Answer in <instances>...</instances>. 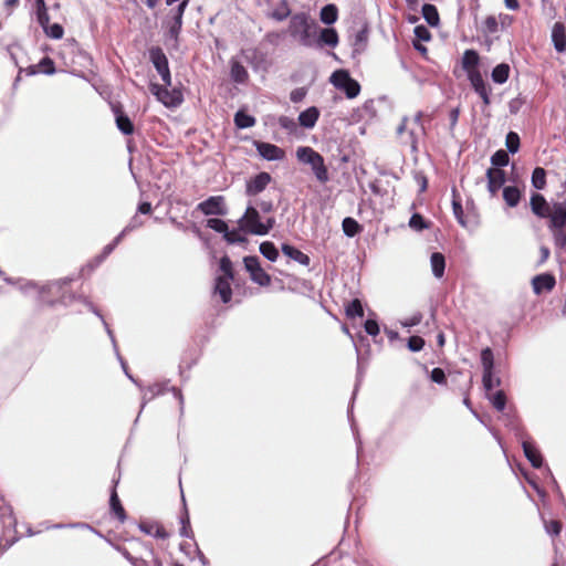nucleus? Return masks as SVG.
<instances>
[{"instance_id":"nucleus-32","label":"nucleus","mask_w":566,"mask_h":566,"mask_svg":"<svg viewBox=\"0 0 566 566\" xmlns=\"http://www.w3.org/2000/svg\"><path fill=\"white\" fill-rule=\"evenodd\" d=\"M345 314L347 318H363L365 315V310L363 302L359 298H353L345 304Z\"/></svg>"},{"instance_id":"nucleus-39","label":"nucleus","mask_w":566,"mask_h":566,"mask_svg":"<svg viewBox=\"0 0 566 566\" xmlns=\"http://www.w3.org/2000/svg\"><path fill=\"white\" fill-rule=\"evenodd\" d=\"M259 251L270 262H275L280 256L279 249L272 241L260 243Z\"/></svg>"},{"instance_id":"nucleus-28","label":"nucleus","mask_w":566,"mask_h":566,"mask_svg":"<svg viewBox=\"0 0 566 566\" xmlns=\"http://www.w3.org/2000/svg\"><path fill=\"white\" fill-rule=\"evenodd\" d=\"M234 126L238 129L251 128L255 125L256 119L253 115L249 114L243 108H240L235 112L233 117Z\"/></svg>"},{"instance_id":"nucleus-49","label":"nucleus","mask_w":566,"mask_h":566,"mask_svg":"<svg viewBox=\"0 0 566 566\" xmlns=\"http://www.w3.org/2000/svg\"><path fill=\"white\" fill-rule=\"evenodd\" d=\"M43 32L50 39L60 40L64 35V28L57 22L52 24L50 23L46 25V28H44Z\"/></svg>"},{"instance_id":"nucleus-9","label":"nucleus","mask_w":566,"mask_h":566,"mask_svg":"<svg viewBox=\"0 0 566 566\" xmlns=\"http://www.w3.org/2000/svg\"><path fill=\"white\" fill-rule=\"evenodd\" d=\"M243 264L253 283L262 287L269 286L271 284V275L266 273L261 266V262L258 255H245L243 258Z\"/></svg>"},{"instance_id":"nucleus-50","label":"nucleus","mask_w":566,"mask_h":566,"mask_svg":"<svg viewBox=\"0 0 566 566\" xmlns=\"http://www.w3.org/2000/svg\"><path fill=\"white\" fill-rule=\"evenodd\" d=\"M38 64L40 73H43L44 75H53L56 73L55 62L50 56H43Z\"/></svg>"},{"instance_id":"nucleus-47","label":"nucleus","mask_w":566,"mask_h":566,"mask_svg":"<svg viewBox=\"0 0 566 566\" xmlns=\"http://www.w3.org/2000/svg\"><path fill=\"white\" fill-rule=\"evenodd\" d=\"M219 269L222 272L221 276L223 279H228L231 281L233 280V277H234L233 264L228 255H224L220 259Z\"/></svg>"},{"instance_id":"nucleus-61","label":"nucleus","mask_w":566,"mask_h":566,"mask_svg":"<svg viewBox=\"0 0 566 566\" xmlns=\"http://www.w3.org/2000/svg\"><path fill=\"white\" fill-rule=\"evenodd\" d=\"M546 532L552 535H559L562 532V522L558 520H551L545 522Z\"/></svg>"},{"instance_id":"nucleus-18","label":"nucleus","mask_w":566,"mask_h":566,"mask_svg":"<svg viewBox=\"0 0 566 566\" xmlns=\"http://www.w3.org/2000/svg\"><path fill=\"white\" fill-rule=\"evenodd\" d=\"M488 190L491 196H496L506 180V174L501 168H489L486 170Z\"/></svg>"},{"instance_id":"nucleus-55","label":"nucleus","mask_w":566,"mask_h":566,"mask_svg":"<svg viewBox=\"0 0 566 566\" xmlns=\"http://www.w3.org/2000/svg\"><path fill=\"white\" fill-rule=\"evenodd\" d=\"M505 145L510 153L515 154L520 149V136L515 132H510L505 138Z\"/></svg>"},{"instance_id":"nucleus-41","label":"nucleus","mask_w":566,"mask_h":566,"mask_svg":"<svg viewBox=\"0 0 566 566\" xmlns=\"http://www.w3.org/2000/svg\"><path fill=\"white\" fill-rule=\"evenodd\" d=\"M452 210L458 222L461 226H465L464 211L462 208L461 198L455 187L452 188Z\"/></svg>"},{"instance_id":"nucleus-22","label":"nucleus","mask_w":566,"mask_h":566,"mask_svg":"<svg viewBox=\"0 0 566 566\" xmlns=\"http://www.w3.org/2000/svg\"><path fill=\"white\" fill-rule=\"evenodd\" d=\"M319 115H321V112H319L318 107L310 106L298 114V117H297L298 125L305 129H312L315 127V125L319 118Z\"/></svg>"},{"instance_id":"nucleus-57","label":"nucleus","mask_w":566,"mask_h":566,"mask_svg":"<svg viewBox=\"0 0 566 566\" xmlns=\"http://www.w3.org/2000/svg\"><path fill=\"white\" fill-rule=\"evenodd\" d=\"M279 125L281 128L287 130L289 133H295L297 129V125L295 120L289 116H280L279 117Z\"/></svg>"},{"instance_id":"nucleus-27","label":"nucleus","mask_w":566,"mask_h":566,"mask_svg":"<svg viewBox=\"0 0 566 566\" xmlns=\"http://www.w3.org/2000/svg\"><path fill=\"white\" fill-rule=\"evenodd\" d=\"M479 62H480V56L476 51H474V50L464 51L463 56H462V67L468 73V76H470L474 72H480L478 70Z\"/></svg>"},{"instance_id":"nucleus-52","label":"nucleus","mask_w":566,"mask_h":566,"mask_svg":"<svg viewBox=\"0 0 566 566\" xmlns=\"http://www.w3.org/2000/svg\"><path fill=\"white\" fill-rule=\"evenodd\" d=\"M509 154L503 149H499L491 157V163L493 166H495L494 168L505 167L509 164Z\"/></svg>"},{"instance_id":"nucleus-15","label":"nucleus","mask_w":566,"mask_h":566,"mask_svg":"<svg viewBox=\"0 0 566 566\" xmlns=\"http://www.w3.org/2000/svg\"><path fill=\"white\" fill-rule=\"evenodd\" d=\"M339 36L335 28L327 27L324 29H321L318 27V30L315 34V45L316 48H335L338 44Z\"/></svg>"},{"instance_id":"nucleus-14","label":"nucleus","mask_w":566,"mask_h":566,"mask_svg":"<svg viewBox=\"0 0 566 566\" xmlns=\"http://www.w3.org/2000/svg\"><path fill=\"white\" fill-rule=\"evenodd\" d=\"M253 146L264 160L279 161L285 157V151L272 143L253 140Z\"/></svg>"},{"instance_id":"nucleus-64","label":"nucleus","mask_w":566,"mask_h":566,"mask_svg":"<svg viewBox=\"0 0 566 566\" xmlns=\"http://www.w3.org/2000/svg\"><path fill=\"white\" fill-rule=\"evenodd\" d=\"M242 54L245 59V61L251 64L254 69H256V62L259 60V52L258 50L253 49V50H247V51H242Z\"/></svg>"},{"instance_id":"nucleus-46","label":"nucleus","mask_w":566,"mask_h":566,"mask_svg":"<svg viewBox=\"0 0 566 566\" xmlns=\"http://www.w3.org/2000/svg\"><path fill=\"white\" fill-rule=\"evenodd\" d=\"M532 185L534 188L542 190L546 186V171L542 167H536L532 174Z\"/></svg>"},{"instance_id":"nucleus-16","label":"nucleus","mask_w":566,"mask_h":566,"mask_svg":"<svg viewBox=\"0 0 566 566\" xmlns=\"http://www.w3.org/2000/svg\"><path fill=\"white\" fill-rule=\"evenodd\" d=\"M112 111L115 115V122L118 130L123 135H132L134 133L135 126L129 116L123 111L122 105H112Z\"/></svg>"},{"instance_id":"nucleus-2","label":"nucleus","mask_w":566,"mask_h":566,"mask_svg":"<svg viewBox=\"0 0 566 566\" xmlns=\"http://www.w3.org/2000/svg\"><path fill=\"white\" fill-rule=\"evenodd\" d=\"M317 30V22L307 12L302 11L291 15L287 31L293 39L298 40L301 45L313 48Z\"/></svg>"},{"instance_id":"nucleus-42","label":"nucleus","mask_w":566,"mask_h":566,"mask_svg":"<svg viewBox=\"0 0 566 566\" xmlns=\"http://www.w3.org/2000/svg\"><path fill=\"white\" fill-rule=\"evenodd\" d=\"M421 12L428 24H430L431 27H437L439 24L440 17L436 6L431 3H426L423 4Z\"/></svg>"},{"instance_id":"nucleus-30","label":"nucleus","mask_w":566,"mask_h":566,"mask_svg":"<svg viewBox=\"0 0 566 566\" xmlns=\"http://www.w3.org/2000/svg\"><path fill=\"white\" fill-rule=\"evenodd\" d=\"M338 19V8L335 3H327L321 8L319 20L327 27L333 25Z\"/></svg>"},{"instance_id":"nucleus-11","label":"nucleus","mask_w":566,"mask_h":566,"mask_svg":"<svg viewBox=\"0 0 566 566\" xmlns=\"http://www.w3.org/2000/svg\"><path fill=\"white\" fill-rule=\"evenodd\" d=\"M259 223H262L260 212L255 207L249 203L244 213L238 220L239 229L243 232L254 234L255 229L259 228Z\"/></svg>"},{"instance_id":"nucleus-33","label":"nucleus","mask_w":566,"mask_h":566,"mask_svg":"<svg viewBox=\"0 0 566 566\" xmlns=\"http://www.w3.org/2000/svg\"><path fill=\"white\" fill-rule=\"evenodd\" d=\"M167 384L168 381L148 386L143 395L142 408H145L146 403L154 399L156 396L164 395L166 391H168Z\"/></svg>"},{"instance_id":"nucleus-24","label":"nucleus","mask_w":566,"mask_h":566,"mask_svg":"<svg viewBox=\"0 0 566 566\" xmlns=\"http://www.w3.org/2000/svg\"><path fill=\"white\" fill-rule=\"evenodd\" d=\"M231 280L217 276L214 279L213 292L218 294L222 303L228 304L232 300Z\"/></svg>"},{"instance_id":"nucleus-7","label":"nucleus","mask_w":566,"mask_h":566,"mask_svg":"<svg viewBox=\"0 0 566 566\" xmlns=\"http://www.w3.org/2000/svg\"><path fill=\"white\" fill-rule=\"evenodd\" d=\"M165 83H150L149 91L167 108H176L184 102V94L179 87H171Z\"/></svg>"},{"instance_id":"nucleus-21","label":"nucleus","mask_w":566,"mask_h":566,"mask_svg":"<svg viewBox=\"0 0 566 566\" xmlns=\"http://www.w3.org/2000/svg\"><path fill=\"white\" fill-rule=\"evenodd\" d=\"M368 41V28L364 25L358 31L355 32L354 38L350 42L352 45V57L357 59L364 50L366 49Z\"/></svg>"},{"instance_id":"nucleus-53","label":"nucleus","mask_w":566,"mask_h":566,"mask_svg":"<svg viewBox=\"0 0 566 566\" xmlns=\"http://www.w3.org/2000/svg\"><path fill=\"white\" fill-rule=\"evenodd\" d=\"M409 227L415 231H421L430 227V222L426 221L424 218L419 213H413L409 220Z\"/></svg>"},{"instance_id":"nucleus-38","label":"nucleus","mask_w":566,"mask_h":566,"mask_svg":"<svg viewBox=\"0 0 566 566\" xmlns=\"http://www.w3.org/2000/svg\"><path fill=\"white\" fill-rule=\"evenodd\" d=\"M35 15L39 25L44 30L50 24V15L44 0H35Z\"/></svg>"},{"instance_id":"nucleus-62","label":"nucleus","mask_w":566,"mask_h":566,"mask_svg":"<svg viewBox=\"0 0 566 566\" xmlns=\"http://www.w3.org/2000/svg\"><path fill=\"white\" fill-rule=\"evenodd\" d=\"M413 32L416 41H429L431 39V33L424 25H417Z\"/></svg>"},{"instance_id":"nucleus-26","label":"nucleus","mask_w":566,"mask_h":566,"mask_svg":"<svg viewBox=\"0 0 566 566\" xmlns=\"http://www.w3.org/2000/svg\"><path fill=\"white\" fill-rule=\"evenodd\" d=\"M230 77L237 84H245L249 80V73L247 69L240 61L234 57L230 60Z\"/></svg>"},{"instance_id":"nucleus-19","label":"nucleus","mask_w":566,"mask_h":566,"mask_svg":"<svg viewBox=\"0 0 566 566\" xmlns=\"http://www.w3.org/2000/svg\"><path fill=\"white\" fill-rule=\"evenodd\" d=\"M468 77H469L470 83H471L472 87L474 88V91L483 99L484 105H486V106L490 105L491 87L484 82L481 72H474Z\"/></svg>"},{"instance_id":"nucleus-37","label":"nucleus","mask_w":566,"mask_h":566,"mask_svg":"<svg viewBox=\"0 0 566 566\" xmlns=\"http://www.w3.org/2000/svg\"><path fill=\"white\" fill-rule=\"evenodd\" d=\"M432 273L436 277L441 279L444 274L446 259L440 252H433L430 258Z\"/></svg>"},{"instance_id":"nucleus-10","label":"nucleus","mask_w":566,"mask_h":566,"mask_svg":"<svg viewBox=\"0 0 566 566\" xmlns=\"http://www.w3.org/2000/svg\"><path fill=\"white\" fill-rule=\"evenodd\" d=\"M197 209L205 216L223 217L228 214L226 199L221 195L208 197L198 203Z\"/></svg>"},{"instance_id":"nucleus-56","label":"nucleus","mask_w":566,"mask_h":566,"mask_svg":"<svg viewBox=\"0 0 566 566\" xmlns=\"http://www.w3.org/2000/svg\"><path fill=\"white\" fill-rule=\"evenodd\" d=\"M259 228L255 229L254 235H266L275 226V218L269 217L264 222L258 224Z\"/></svg>"},{"instance_id":"nucleus-51","label":"nucleus","mask_w":566,"mask_h":566,"mask_svg":"<svg viewBox=\"0 0 566 566\" xmlns=\"http://www.w3.org/2000/svg\"><path fill=\"white\" fill-rule=\"evenodd\" d=\"M481 363H482V366H483V371H488L489 370H493V366H494V356H493V352L490 347H486L484 349H482L481 352Z\"/></svg>"},{"instance_id":"nucleus-44","label":"nucleus","mask_w":566,"mask_h":566,"mask_svg":"<svg viewBox=\"0 0 566 566\" xmlns=\"http://www.w3.org/2000/svg\"><path fill=\"white\" fill-rule=\"evenodd\" d=\"M17 287L21 293L24 295H29L30 293H36L41 285H39L36 282L25 279H17Z\"/></svg>"},{"instance_id":"nucleus-29","label":"nucleus","mask_w":566,"mask_h":566,"mask_svg":"<svg viewBox=\"0 0 566 566\" xmlns=\"http://www.w3.org/2000/svg\"><path fill=\"white\" fill-rule=\"evenodd\" d=\"M523 451L527 460L531 462L532 467L538 469L543 464V458L539 450L528 441L523 442Z\"/></svg>"},{"instance_id":"nucleus-60","label":"nucleus","mask_w":566,"mask_h":566,"mask_svg":"<svg viewBox=\"0 0 566 566\" xmlns=\"http://www.w3.org/2000/svg\"><path fill=\"white\" fill-rule=\"evenodd\" d=\"M424 339L417 335H413L408 339V348L411 352H420L424 347Z\"/></svg>"},{"instance_id":"nucleus-36","label":"nucleus","mask_w":566,"mask_h":566,"mask_svg":"<svg viewBox=\"0 0 566 566\" xmlns=\"http://www.w3.org/2000/svg\"><path fill=\"white\" fill-rule=\"evenodd\" d=\"M182 29V22L169 21L168 31L166 32L167 41H172L171 49H178L179 35Z\"/></svg>"},{"instance_id":"nucleus-58","label":"nucleus","mask_w":566,"mask_h":566,"mask_svg":"<svg viewBox=\"0 0 566 566\" xmlns=\"http://www.w3.org/2000/svg\"><path fill=\"white\" fill-rule=\"evenodd\" d=\"M492 405L499 411L504 410L506 406V396L503 390H499L494 394L492 398Z\"/></svg>"},{"instance_id":"nucleus-40","label":"nucleus","mask_w":566,"mask_h":566,"mask_svg":"<svg viewBox=\"0 0 566 566\" xmlns=\"http://www.w3.org/2000/svg\"><path fill=\"white\" fill-rule=\"evenodd\" d=\"M363 326H364L366 334L371 336L374 338V340L377 342L376 338L380 333V326H379V323H378V319H377V316L375 313H373V312L369 313V315L365 319Z\"/></svg>"},{"instance_id":"nucleus-6","label":"nucleus","mask_w":566,"mask_h":566,"mask_svg":"<svg viewBox=\"0 0 566 566\" xmlns=\"http://www.w3.org/2000/svg\"><path fill=\"white\" fill-rule=\"evenodd\" d=\"M329 83L343 92L348 99L357 97L361 90L359 82L352 77L346 69L335 70L329 76Z\"/></svg>"},{"instance_id":"nucleus-8","label":"nucleus","mask_w":566,"mask_h":566,"mask_svg":"<svg viewBox=\"0 0 566 566\" xmlns=\"http://www.w3.org/2000/svg\"><path fill=\"white\" fill-rule=\"evenodd\" d=\"M149 61L160 76L163 83L171 85V72L169 67V61L164 50L160 46H151L148 50Z\"/></svg>"},{"instance_id":"nucleus-13","label":"nucleus","mask_w":566,"mask_h":566,"mask_svg":"<svg viewBox=\"0 0 566 566\" xmlns=\"http://www.w3.org/2000/svg\"><path fill=\"white\" fill-rule=\"evenodd\" d=\"M120 473L118 476H114L112 480V488L109 491V511L111 513L117 517L120 523H124L127 520L126 511L120 502V499L117 493V485L119 483Z\"/></svg>"},{"instance_id":"nucleus-5","label":"nucleus","mask_w":566,"mask_h":566,"mask_svg":"<svg viewBox=\"0 0 566 566\" xmlns=\"http://www.w3.org/2000/svg\"><path fill=\"white\" fill-rule=\"evenodd\" d=\"M548 219V228L553 234L554 243L557 248L566 247V200L554 202Z\"/></svg>"},{"instance_id":"nucleus-17","label":"nucleus","mask_w":566,"mask_h":566,"mask_svg":"<svg viewBox=\"0 0 566 566\" xmlns=\"http://www.w3.org/2000/svg\"><path fill=\"white\" fill-rule=\"evenodd\" d=\"M530 206L532 212L541 219H546L553 210V205H549L539 192H534L531 196Z\"/></svg>"},{"instance_id":"nucleus-4","label":"nucleus","mask_w":566,"mask_h":566,"mask_svg":"<svg viewBox=\"0 0 566 566\" xmlns=\"http://www.w3.org/2000/svg\"><path fill=\"white\" fill-rule=\"evenodd\" d=\"M3 505L0 504V556L8 551L18 539V536H12L7 539L6 536L9 532H17V518L13 513V507L6 503L4 497L0 499Z\"/></svg>"},{"instance_id":"nucleus-35","label":"nucleus","mask_w":566,"mask_h":566,"mask_svg":"<svg viewBox=\"0 0 566 566\" xmlns=\"http://www.w3.org/2000/svg\"><path fill=\"white\" fill-rule=\"evenodd\" d=\"M291 15L293 14L289 7L287 0H280L277 7L269 13V17L277 22H282L289 17L291 18Z\"/></svg>"},{"instance_id":"nucleus-54","label":"nucleus","mask_w":566,"mask_h":566,"mask_svg":"<svg viewBox=\"0 0 566 566\" xmlns=\"http://www.w3.org/2000/svg\"><path fill=\"white\" fill-rule=\"evenodd\" d=\"M178 2L179 3L176 6V8H174L171 10V18H170V20L184 23V20H182L184 19V14H185V11H186L190 0H180Z\"/></svg>"},{"instance_id":"nucleus-25","label":"nucleus","mask_w":566,"mask_h":566,"mask_svg":"<svg viewBox=\"0 0 566 566\" xmlns=\"http://www.w3.org/2000/svg\"><path fill=\"white\" fill-rule=\"evenodd\" d=\"M552 40L558 53L566 51V28L562 22H556L552 29Z\"/></svg>"},{"instance_id":"nucleus-12","label":"nucleus","mask_w":566,"mask_h":566,"mask_svg":"<svg viewBox=\"0 0 566 566\" xmlns=\"http://www.w3.org/2000/svg\"><path fill=\"white\" fill-rule=\"evenodd\" d=\"M272 181V176L266 171H260L256 175L250 177L245 182V195L248 197H254L266 189L269 184Z\"/></svg>"},{"instance_id":"nucleus-34","label":"nucleus","mask_w":566,"mask_h":566,"mask_svg":"<svg viewBox=\"0 0 566 566\" xmlns=\"http://www.w3.org/2000/svg\"><path fill=\"white\" fill-rule=\"evenodd\" d=\"M522 198V191L516 186H506L503 188V199L510 208L518 205Z\"/></svg>"},{"instance_id":"nucleus-1","label":"nucleus","mask_w":566,"mask_h":566,"mask_svg":"<svg viewBox=\"0 0 566 566\" xmlns=\"http://www.w3.org/2000/svg\"><path fill=\"white\" fill-rule=\"evenodd\" d=\"M72 281V277L66 276L41 285L38 291L39 302L50 307L59 304L69 306L76 298V294L66 291Z\"/></svg>"},{"instance_id":"nucleus-45","label":"nucleus","mask_w":566,"mask_h":566,"mask_svg":"<svg viewBox=\"0 0 566 566\" xmlns=\"http://www.w3.org/2000/svg\"><path fill=\"white\" fill-rule=\"evenodd\" d=\"M206 227L220 234H227L229 229L228 222L221 218H210L206 222Z\"/></svg>"},{"instance_id":"nucleus-23","label":"nucleus","mask_w":566,"mask_h":566,"mask_svg":"<svg viewBox=\"0 0 566 566\" xmlns=\"http://www.w3.org/2000/svg\"><path fill=\"white\" fill-rule=\"evenodd\" d=\"M282 253L301 265L308 266L311 258L291 243H282Z\"/></svg>"},{"instance_id":"nucleus-63","label":"nucleus","mask_w":566,"mask_h":566,"mask_svg":"<svg viewBox=\"0 0 566 566\" xmlns=\"http://www.w3.org/2000/svg\"><path fill=\"white\" fill-rule=\"evenodd\" d=\"M306 94H307L306 87H297L291 92L290 99L296 104V103L302 102L305 98Z\"/></svg>"},{"instance_id":"nucleus-20","label":"nucleus","mask_w":566,"mask_h":566,"mask_svg":"<svg viewBox=\"0 0 566 566\" xmlns=\"http://www.w3.org/2000/svg\"><path fill=\"white\" fill-rule=\"evenodd\" d=\"M555 285V276L551 273L538 274L532 280L533 291L537 295L542 294L543 292H551Z\"/></svg>"},{"instance_id":"nucleus-31","label":"nucleus","mask_w":566,"mask_h":566,"mask_svg":"<svg viewBox=\"0 0 566 566\" xmlns=\"http://www.w3.org/2000/svg\"><path fill=\"white\" fill-rule=\"evenodd\" d=\"M342 230L347 238H354L361 233L363 226L353 217H345L342 221Z\"/></svg>"},{"instance_id":"nucleus-48","label":"nucleus","mask_w":566,"mask_h":566,"mask_svg":"<svg viewBox=\"0 0 566 566\" xmlns=\"http://www.w3.org/2000/svg\"><path fill=\"white\" fill-rule=\"evenodd\" d=\"M239 231H241L239 228L232 230L228 229L227 234H223L222 238L228 244L231 245L248 243V238L245 235L238 234Z\"/></svg>"},{"instance_id":"nucleus-43","label":"nucleus","mask_w":566,"mask_h":566,"mask_svg":"<svg viewBox=\"0 0 566 566\" xmlns=\"http://www.w3.org/2000/svg\"><path fill=\"white\" fill-rule=\"evenodd\" d=\"M492 80L497 84H503L509 80L510 76V65L506 63H501L496 65L492 71Z\"/></svg>"},{"instance_id":"nucleus-3","label":"nucleus","mask_w":566,"mask_h":566,"mask_svg":"<svg viewBox=\"0 0 566 566\" xmlns=\"http://www.w3.org/2000/svg\"><path fill=\"white\" fill-rule=\"evenodd\" d=\"M296 158L300 163L311 166L317 181L326 184L329 180L327 166L324 157L310 146H300L296 149Z\"/></svg>"},{"instance_id":"nucleus-59","label":"nucleus","mask_w":566,"mask_h":566,"mask_svg":"<svg viewBox=\"0 0 566 566\" xmlns=\"http://www.w3.org/2000/svg\"><path fill=\"white\" fill-rule=\"evenodd\" d=\"M430 379L438 385H447V376L442 368L436 367L430 373Z\"/></svg>"}]
</instances>
